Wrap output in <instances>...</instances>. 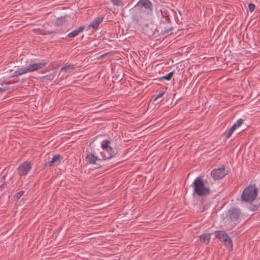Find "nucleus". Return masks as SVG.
Returning <instances> with one entry per match:
<instances>
[{"label": "nucleus", "instance_id": "obj_1", "mask_svg": "<svg viewBox=\"0 0 260 260\" xmlns=\"http://www.w3.org/2000/svg\"><path fill=\"white\" fill-rule=\"evenodd\" d=\"M191 186L193 187L194 194L199 197L206 196L210 193L208 182L204 181L202 176L197 177L193 180Z\"/></svg>", "mask_w": 260, "mask_h": 260}, {"label": "nucleus", "instance_id": "obj_2", "mask_svg": "<svg viewBox=\"0 0 260 260\" xmlns=\"http://www.w3.org/2000/svg\"><path fill=\"white\" fill-rule=\"evenodd\" d=\"M47 63L46 62H39L29 64L27 67H22L20 68L19 70L14 71L10 76V77L11 78L17 77L19 76L22 75L27 73L38 71L45 67L47 65Z\"/></svg>", "mask_w": 260, "mask_h": 260}, {"label": "nucleus", "instance_id": "obj_3", "mask_svg": "<svg viewBox=\"0 0 260 260\" xmlns=\"http://www.w3.org/2000/svg\"><path fill=\"white\" fill-rule=\"evenodd\" d=\"M111 141L109 140H103L101 144L102 151L100 153L103 159H109L114 157L116 154V151L113 149L110 145Z\"/></svg>", "mask_w": 260, "mask_h": 260}, {"label": "nucleus", "instance_id": "obj_4", "mask_svg": "<svg viewBox=\"0 0 260 260\" xmlns=\"http://www.w3.org/2000/svg\"><path fill=\"white\" fill-rule=\"evenodd\" d=\"M258 194V189L255 185H250L245 188L241 194L243 201L250 202L254 201Z\"/></svg>", "mask_w": 260, "mask_h": 260}, {"label": "nucleus", "instance_id": "obj_5", "mask_svg": "<svg viewBox=\"0 0 260 260\" xmlns=\"http://www.w3.org/2000/svg\"><path fill=\"white\" fill-rule=\"evenodd\" d=\"M134 8L147 15H151L153 12V4L149 0H139Z\"/></svg>", "mask_w": 260, "mask_h": 260}, {"label": "nucleus", "instance_id": "obj_6", "mask_svg": "<svg viewBox=\"0 0 260 260\" xmlns=\"http://www.w3.org/2000/svg\"><path fill=\"white\" fill-rule=\"evenodd\" d=\"M159 28L161 29V33L162 35H171L170 32L174 30V27L171 24L170 18H161L159 23Z\"/></svg>", "mask_w": 260, "mask_h": 260}, {"label": "nucleus", "instance_id": "obj_7", "mask_svg": "<svg viewBox=\"0 0 260 260\" xmlns=\"http://www.w3.org/2000/svg\"><path fill=\"white\" fill-rule=\"evenodd\" d=\"M32 166L33 164L31 162L24 161L17 168L18 174L20 176L27 175L32 169Z\"/></svg>", "mask_w": 260, "mask_h": 260}, {"label": "nucleus", "instance_id": "obj_8", "mask_svg": "<svg viewBox=\"0 0 260 260\" xmlns=\"http://www.w3.org/2000/svg\"><path fill=\"white\" fill-rule=\"evenodd\" d=\"M227 174L228 171L223 165L220 168H215L210 173L211 177L215 180H219L223 178Z\"/></svg>", "mask_w": 260, "mask_h": 260}, {"label": "nucleus", "instance_id": "obj_9", "mask_svg": "<svg viewBox=\"0 0 260 260\" xmlns=\"http://www.w3.org/2000/svg\"><path fill=\"white\" fill-rule=\"evenodd\" d=\"M156 29V25L152 23H150L144 26L143 31L147 36L150 37L154 35Z\"/></svg>", "mask_w": 260, "mask_h": 260}, {"label": "nucleus", "instance_id": "obj_10", "mask_svg": "<svg viewBox=\"0 0 260 260\" xmlns=\"http://www.w3.org/2000/svg\"><path fill=\"white\" fill-rule=\"evenodd\" d=\"M171 10H168L164 8L156 11V15L158 18H170V12Z\"/></svg>", "mask_w": 260, "mask_h": 260}, {"label": "nucleus", "instance_id": "obj_11", "mask_svg": "<svg viewBox=\"0 0 260 260\" xmlns=\"http://www.w3.org/2000/svg\"><path fill=\"white\" fill-rule=\"evenodd\" d=\"M240 210L237 208H232L229 211L230 218L233 221L238 220L240 215Z\"/></svg>", "mask_w": 260, "mask_h": 260}, {"label": "nucleus", "instance_id": "obj_12", "mask_svg": "<svg viewBox=\"0 0 260 260\" xmlns=\"http://www.w3.org/2000/svg\"><path fill=\"white\" fill-rule=\"evenodd\" d=\"M103 17H97L94 19L90 24L87 26V29H89L91 27L93 29H96L99 25L102 22Z\"/></svg>", "mask_w": 260, "mask_h": 260}, {"label": "nucleus", "instance_id": "obj_13", "mask_svg": "<svg viewBox=\"0 0 260 260\" xmlns=\"http://www.w3.org/2000/svg\"><path fill=\"white\" fill-rule=\"evenodd\" d=\"M85 159L88 164L95 165H98L96 164V161L100 160L94 154L90 153L86 155Z\"/></svg>", "mask_w": 260, "mask_h": 260}, {"label": "nucleus", "instance_id": "obj_14", "mask_svg": "<svg viewBox=\"0 0 260 260\" xmlns=\"http://www.w3.org/2000/svg\"><path fill=\"white\" fill-rule=\"evenodd\" d=\"M223 242L226 249L229 251H232L233 249V243L232 239L229 236L226 237L225 239H223Z\"/></svg>", "mask_w": 260, "mask_h": 260}, {"label": "nucleus", "instance_id": "obj_15", "mask_svg": "<svg viewBox=\"0 0 260 260\" xmlns=\"http://www.w3.org/2000/svg\"><path fill=\"white\" fill-rule=\"evenodd\" d=\"M85 28L84 26H81L78 29L73 30L67 35L68 38H74L78 36L80 32H82Z\"/></svg>", "mask_w": 260, "mask_h": 260}, {"label": "nucleus", "instance_id": "obj_16", "mask_svg": "<svg viewBox=\"0 0 260 260\" xmlns=\"http://www.w3.org/2000/svg\"><path fill=\"white\" fill-rule=\"evenodd\" d=\"M214 234L216 238L220 240L221 239L223 240V239H225L226 237L229 236L227 233L221 231H216L215 232Z\"/></svg>", "mask_w": 260, "mask_h": 260}, {"label": "nucleus", "instance_id": "obj_17", "mask_svg": "<svg viewBox=\"0 0 260 260\" xmlns=\"http://www.w3.org/2000/svg\"><path fill=\"white\" fill-rule=\"evenodd\" d=\"M210 238L211 235L210 234H204L199 236L200 241L206 244L209 243Z\"/></svg>", "mask_w": 260, "mask_h": 260}, {"label": "nucleus", "instance_id": "obj_18", "mask_svg": "<svg viewBox=\"0 0 260 260\" xmlns=\"http://www.w3.org/2000/svg\"><path fill=\"white\" fill-rule=\"evenodd\" d=\"M75 69L74 64L66 63V65L61 68L60 72H64V73L71 71Z\"/></svg>", "mask_w": 260, "mask_h": 260}, {"label": "nucleus", "instance_id": "obj_19", "mask_svg": "<svg viewBox=\"0 0 260 260\" xmlns=\"http://www.w3.org/2000/svg\"><path fill=\"white\" fill-rule=\"evenodd\" d=\"M61 158H62V157L60 155H54L53 157L51 158V160H52V162L54 164V166H57L60 163Z\"/></svg>", "mask_w": 260, "mask_h": 260}, {"label": "nucleus", "instance_id": "obj_20", "mask_svg": "<svg viewBox=\"0 0 260 260\" xmlns=\"http://www.w3.org/2000/svg\"><path fill=\"white\" fill-rule=\"evenodd\" d=\"M259 206H260V203L251 204L249 206L248 209L250 211H255L258 209Z\"/></svg>", "mask_w": 260, "mask_h": 260}, {"label": "nucleus", "instance_id": "obj_21", "mask_svg": "<svg viewBox=\"0 0 260 260\" xmlns=\"http://www.w3.org/2000/svg\"><path fill=\"white\" fill-rule=\"evenodd\" d=\"M173 75H174V72H171L169 74H168L167 75L161 77L159 78V80H164V79L167 80H170Z\"/></svg>", "mask_w": 260, "mask_h": 260}, {"label": "nucleus", "instance_id": "obj_22", "mask_svg": "<svg viewBox=\"0 0 260 260\" xmlns=\"http://www.w3.org/2000/svg\"><path fill=\"white\" fill-rule=\"evenodd\" d=\"M113 5L116 7H121L123 6L122 0H110Z\"/></svg>", "mask_w": 260, "mask_h": 260}, {"label": "nucleus", "instance_id": "obj_23", "mask_svg": "<svg viewBox=\"0 0 260 260\" xmlns=\"http://www.w3.org/2000/svg\"><path fill=\"white\" fill-rule=\"evenodd\" d=\"M132 20L134 22H135L137 23H138L140 21L141 17L138 14H133L132 17Z\"/></svg>", "mask_w": 260, "mask_h": 260}, {"label": "nucleus", "instance_id": "obj_24", "mask_svg": "<svg viewBox=\"0 0 260 260\" xmlns=\"http://www.w3.org/2000/svg\"><path fill=\"white\" fill-rule=\"evenodd\" d=\"M234 132V131H231V129H230L228 132H225L223 135L225 136V138L228 139L231 137Z\"/></svg>", "mask_w": 260, "mask_h": 260}, {"label": "nucleus", "instance_id": "obj_25", "mask_svg": "<svg viewBox=\"0 0 260 260\" xmlns=\"http://www.w3.org/2000/svg\"><path fill=\"white\" fill-rule=\"evenodd\" d=\"M243 121V119L240 118L234 124V125H236V127L238 128L242 124Z\"/></svg>", "mask_w": 260, "mask_h": 260}, {"label": "nucleus", "instance_id": "obj_26", "mask_svg": "<svg viewBox=\"0 0 260 260\" xmlns=\"http://www.w3.org/2000/svg\"><path fill=\"white\" fill-rule=\"evenodd\" d=\"M24 193V191H20L17 193H16L15 194V195L14 196V197L17 199V200H18L23 195Z\"/></svg>", "mask_w": 260, "mask_h": 260}, {"label": "nucleus", "instance_id": "obj_27", "mask_svg": "<svg viewBox=\"0 0 260 260\" xmlns=\"http://www.w3.org/2000/svg\"><path fill=\"white\" fill-rule=\"evenodd\" d=\"M55 73H50L49 75L46 76V77L49 80H52L55 78Z\"/></svg>", "mask_w": 260, "mask_h": 260}, {"label": "nucleus", "instance_id": "obj_28", "mask_svg": "<svg viewBox=\"0 0 260 260\" xmlns=\"http://www.w3.org/2000/svg\"><path fill=\"white\" fill-rule=\"evenodd\" d=\"M255 6L254 4L250 3L248 4V9L249 11L252 13L254 11Z\"/></svg>", "mask_w": 260, "mask_h": 260}, {"label": "nucleus", "instance_id": "obj_29", "mask_svg": "<svg viewBox=\"0 0 260 260\" xmlns=\"http://www.w3.org/2000/svg\"><path fill=\"white\" fill-rule=\"evenodd\" d=\"M52 160L51 159V160H48L44 165L45 167H51L52 166H54V163H52Z\"/></svg>", "mask_w": 260, "mask_h": 260}, {"label": "nucleus", "instance_id": "obj_30", "mask_svg": "<svg viewBox=\"0 0 260 260\" xmlns=\"http://www.w3.org/2000/svg\"><path fill=\"white\" fill-rule=\"evenodd\" d=\"M165 93V92L164 91H162V92H160L159 93H158L157 95H156V96L155 97V98L154 99V101H155L157 99L161 98L164 95Z\"/></svg>", "mask_w": 260, "mask_h": 260}, {"label": "nucleus", "instance_id": "obj_31", "mask_svg": "<svg viewBox=\"0 0 260 260\" xmlns=\"http://www.w3.org/2000/svg\"><path fill=\"white\" fill-rule=\"evenodd\" d=\"M8 88H9L8 86L0 87V93H1L2 92L6 91L8 89Z\"/></svg>", "mask_w": 260, "mask_h": 260}, {"label": "nucleus", "instance_id": "obj_32", "mask_svg": "<svg viewBox=\"0 0 260 260\" xmlns=\"http://www.w3.org/2000/svg\"><path fill=\"white\" fill-rule=\"evenodd\" d=\"M237 128L236 127V125H233V126L230 128V129H231V131H235L236 130V129Z\"/></svg>", "mask_w": 260, "mask_h": 260}, {"label": "nucleus", "instance_id": "obj_33", "mask_svg": "<svg viewBox=\"0 0 260 260\" xmlns=\"http://www.w3.org/2000/svg\"><path fill=\"white\" fill-rule=\"evenodd\" d=\"M179 13L180 15H181V13L180 11L179 12Z\"/></svg>", "mask_w": 260, "mask_h": 260}, {"label": "nucleus", "instance_id": "obj_34", "mask_svg": "<svg viewBox=\"0 0 260 260\" xmlns=\"http://www.w3.org/2000/svg\"><path fill=\"white\" fill-rule=\"evenodd\" d=\"M105 55V54H103L102 55H101V57H102L103 56Z\"/></svg>", "mask_w": 260, "mask_h": 260}, {"label": "nucleus", "instance_id": "obj_35", "mask_svg": "<svg viewBox=\"0 0 260 260\" xmlns=\"http://www.w3.org/2000/svg\"><path fill=\"white\" fill-rule=\"evenodd\" d=\"M101 167L100 166H99L97 167V168H100Z\"/></svg>", "mask_w": 260, "mask_h": 260}]
</instances>
